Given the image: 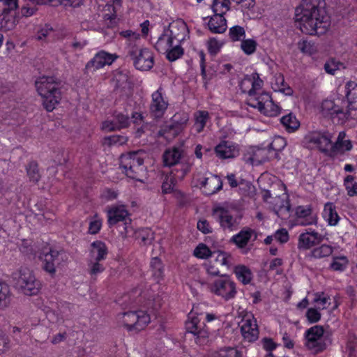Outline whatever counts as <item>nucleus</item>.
Here are the masks:
<instances>
[{"mask_svg": "<svg viewBox=\"0 0 357 357\" xmlns=\"http://www.w3.org/2000/svg\"><path fill=\"white\" fill-rule=\"evenodd\" d=\"M324 0H303L295 10L297 26L305 34L321 35L328 26Z\"/></svg>", "mask_w": 357, "mask_h": 357, "instance_id": "f257e3e1", "label": "nucleus"}, {"mask_svg": "<svg viewBox=\"0 0 357 357\" xmlns=\"http://www.w3.org/2000/svg\"><path fill=\"white\" fill-rule=\"evenodd\" d=\"M45 109L52 112L61 100V83L54 77H41L35 83Z\"/></svg>", "mask_w": 357, "mask_h": 357, "instance_id": "f03ea898", "label": "nucleus"}, {"mask_svg": "<svg viewBox=\"0 0 357 357\" xmlns=\"http://www.w3.org/2000/svg\"><path fill=\"white\" fill-rule=\"evenodd\" d=\"M145 152L140 149L136 151L122 154L120 157V165L127 176L141 181L146 172L144 165Z\"/></svg>", "mask_w": 357, "mask_h": 357, "instance_id": "7ed1b4c3", "label": "nucleus"}, {"mask_svg": "<svg viewBox=\"0 0 357 357\" xmlns=\"http://www.w3.org/2000/svg\"><path fill=\"white\" fill-rule=\"evenodd\" d=\"M13 279L15 287L25 295H36L41 288V284L33 272L26 267H21L13 273Z\"/></svg>", "mask_w": 357, "mask_h": 357, "instance_id": "20e7f679", "label": "nucleus"}, {"mask_svg": "<svg viewBox=\"0 0 357 357\" xmlns=\"http://www.w3.org/2000/svg\"><path fill=\"white\" fill-rule=\"evenodd\" d=\"M170 35L162 34L155 44V49L160 52H166L173 45L174 40L178 43L185 39L187 26L183 21H177L169 25Z\"/></svg>", "mask_w": 357, "mask_h": 357, "instance_id": "39448f33", "label": "nucleus"}, {"mask_svg": "<svg viewBox=\"0 0 357 357\" xmlns=\"http://www.w3.org/2000/svg\"><path fill=\"white\" fill-rule=\"evenodd\" d=\"M128 56L130 57L135 67L139 70H149L153 66V52L147 48L141 49L134 45L128 48Z\"/></svg>", "mask_w": 357, "mask_h": 357, "instance_id": "423d86ee", "label": "nucleus"}, {"mask_svg": "<svg viewBox=\"0 0 357 357\" xmlns=\"http://www.w3.org/2000/svg\"><path fill=\"white\" fill-rule=\"evenodd\" d=\"M231 265V257L224 252H215L211 259L206 263L207 273L213 276L220 275L223 277L225 272Z\"/></svg>", "mask_w": 357, "mask_h": 357, "instance_id": "0eeeda50", "label": "nucleus"}, {"mask_svg": "<svg viewBox=\"0 0 357 357\" xmlns=\"http://www.w3.org/2000/svg\"><path fill=\"white\" fill-rule=\"evenodd\" d=\"M122 322L129 331L143 330L150 322V316L144 311L128 312L121 314Z\"/></svg>", "mask_w": 357, "mask_h": 357, "instance_id": "6e6552de", "label": "nucleus"}, {"mask_svg": "<svg viewBox=\"0 0 357 357\" xmlns=\"http://www.w3.org/2000/svg\"><path fill=\"white\" fill-rule=\"evenodd\" d=\"M248 105L257 108L261 113L269 116H275L280 114V109L275 105L268 93H261L257 98H252Z\"/></svg>", "mask_w": 357, "mask_h": 357, "instance_id": "1a4fd4ad", "label": "nucleus"}, {"mask_svg": "<svg viewBox=\"0 0 357 357\" xmlns=\"http://www.w3.org/2000/svg\"><path fill=\"white\" fill-rule=\"evenodd\" d=\"M107 217L109 227L122 222L124 231H121V233L125 235L128 234V228L131 227V220L125 206H113L108 210Z\"/></svg>", "mask_w": 357, "mask_h": 357, "instance_id": "9d476101", "label": "nucleus"}, {"mask_svg": "<svg viewBox=\"0 0 357 357\" xmlns=\"http://www.w3.org/2000/svg\"><path fill=\"white\" fill-rule=\"evenodd\" d=\"M321 112L324 115L337 119L341 123L351 118V111H346L344 106H340L331 100H325L321 104Z\"/></svg>", "mask_w": 357, "mask_h": 357, "instance_id": "9b49d317", "label": "nucleus"}, {"mask_svg": "<svg viewBox=\"0 0 357 357\" xmlns=\"http://www.w3.org/2000/svg\"><path fill=\"white\" fill-rule=\"evenodd\" d=\"M324 328L321 326H314L305 332V346L314 352L322 351L326 344L322 340Z\"/></svg>", "mask_w": 357, "mask_h": 357, "instance_id": "f8f14e48", "label": "nucleus"}, {"mask_svg": "<svg viewBox=\"0 0 357 357\" xmlns=\"http://www.w3.org/2000/svg\"><path fill=\"white\" fill-rule=\"evenodd\" d=\"M210 289L215 295L221 296L225 300L234 298L236 293L234 282L225 277L215 280Z\"/></svg>", "mask_w": 357, "mask_h": 357, "instance_id": "ddd939ff", "label": "nucleus"}, {"mask_svg": "<svg viewBox=\"0 0 357 357\" xmlns=\"http://www.w3.org/2000/svg\"><path fill=\"white\" fill-rule=\"evenodd\" d=\"M213 214L224 231L232 232L238 229L240 218L234 217L228 210L218 207L214 209Z\"/></svg>", "mask_w": 357, "mask_h": 357, "instance_id": "4468645a", "label": "nucleus"}, {"mask_svg": "<svg viewBox=\"0 0 357 357\" xmlns=\"http://www.w3.org/2000/svg\"><path fill=\"white\" fill-rule=\"evenodd\" d=\"M168 105V100L164 97L162 89L160 87L151 95V102L149 105L150 114L154 119H161Z\"/></svg>", "mask_w": 357, "mask_h": 357, "instance_id": "2eb2a0df", "label": "nucleus"}, {"mask_svg": "<svg viewBox=\"0 0 357 357\" xmlns=\"http://www.w3.org/2000/svg\"><path fill=\"white\" fill-rule=\"evenodd\" d=\"M263 81L259 78V75L257 73H254L250 75H246L240 83V88L243 93H247L249 95L248 102L253 98H257V91L262 87Z\"/></svg>", "mask_w": 357, "mask_h": 357, "instance_id": "dca6fc26", "label": "nucleus"}, {"mask_svg": "<svg viewBox=\"0 0 357 357\" xmlns=\"http://www.w3.org/2000/svg\"><path fill=\"white\" fill-rule=\"evenodd\" d=\"M60 252L50 247H45L39 255L43 268L50 274H54L56 265L59 264Z\"/></svg>", "mask_w": 357, "mask_h": 357, "instance_id": "f3484780", "label": "nucleus"}, {"mask_svg": "<svg viewBox=\"0 0 357 357\" xmlns=\"http://www.w3.org/2000/svg\"><path fill=\"white\" fill-rule=\"evenodd\" d=\"M241 331L243 338L252 342L257 340L259 330L257 320L252 314H246L242 319Z\"/></svg>", "mask_w": 357, "mask_h": 357, "instance_id": "a211bd4d", "label": "nucleus"}, {"mask_svg": "<svg viewBox=\"0 0 357 357\" xmlns=\"http://www.w3.org/2000/svg\"><path fill=\"white\" fill-rule=\"evenodd\" d=\"M117 58L118 56L115 54L100 51L86 63L85 68L89 71H95L103 68L105 66L111 65Z\"/></svg>", "mask_w": 357, "mask_h": 357, "instance_id": "6ab92c4d", "label": "nucleus"}, {"mask_svg": "<svg viewBox=\"0 0 357 357\" xmlns=\"http://www.w3.org/2000/svg\"><path fill=\"white\" fill-rule=\"evenodd\" d=\"M203 324L197 317H192L185 324L187 331L194 335L195 341L199 344H205L208 342V332L202 327Z\"/></svg>", "mask_w": 357, "mask_h": 357, "instance_id": "aec40b11", "label": "nucleus"}, {"mask_svg": "<svg viewBox=\"0 0 357 357\" xmlns=\"http://www.w3.org/2000/svg\"><path fill=\"white\" fill-rule=\"evenodd\" d=\"M332 135L329 132H312L305 137V139L309 143H312L320 151L326 152L328 150L331 151V142Z\"/></svg>", "mask_w": 357, "mask_h": 357, "instance_id": "412c9836", "label": "nucleus"}, {"mask_svg": "<svg viewBox=\"0 0 357 357\" xmlns=\"http://www.w3.org/2000/svg\"><path fill=\"white\" fill-rule=\"evenodd\" d=\"M257 238L256 231L248 227L243 228L238 234L234 235L230 242L235 244L239 249H244L252 241H255Z\"/></svg>", "mask_w": 357, "mask_h": 357, "instance_id": "4be33fe9", "label": "nucleus"}, {"mask_svg": "<svg viewBox=\"0 0 357 357\" xmlns=\"http://www.w3.org/2000/svg\"><path fill=\"white\" fill-rule=\"evenodd\" d=\"M197 185H200V188L206 195H211L222 188V183L220 177L212 176L210 178H195Z\"/></svg>", "mask_w": 357, "mask_h": 357, "instance_id": "5701e85b", "label": "nucleus"}, {"mask_svg": "<svg viewBox=\"0 0 357 357\" xmlns=\"http://www.w3.org/2000/svg\"><path fill=\"white\" fill-rule=\"evenodd\" d=\"M270 202L273 206V210L278 217L283 219L289 217L291 206L287 195L277 196Z\"/></svg>", "mask_w": 357, "mask_h": 357, "instance_id": "b1692460", "label": "nucleus"}, {"mask_svg": "<svg viewBox=\"0 0 357 357\" xmlns=\"http://www.w3.org/2000/svg\"><path fill=\"white\" fill-rule=\"evenodd\" d=\"M346 97L347 105L344 108L346 111H351L350 119H355L357 116V84L356 83H347Z\"/></svg>", "mask_w": 357, "mask_h": 357, "instance_id": "393cba45", "label": "nucleus"}, {"mask_svg": "<svg viewBox=\"0 0 357 357\" xmlns=\"http://www.w3.org/2000/svg\"><path fill=\"white\" fill-rule=\"evenodd\" d=\"M218 157L222 159L233 158L238 155V149L236 146L229 142H222L215 148Z\"/></svg>", "mask_w": 357, "mask_h": 357, "instance_id": "a878e982", "label": "nucleus"}, {"mask_svg": "<svg viewBox=\"0 0 357 357\" xmlns=\"http://www.w3.org/2000/svg\"><path fill=\"white\" fill-rule=\"evenodd\" d=\"M321 240V235L317 232L303 233L299 236L298 246L300 249L307 250L319 243Z\"/></svg>", "mask_w": 357, "mask_h": 357, "instance_id": "bb28decb", "label": "nucleus"}, {"mask_svg": "<svg viewBox=\"0 0 357 357\" xmlns=\"http://www.w3.org/2000/svg\"><path fill=\"white\" fill-rule=\"evenodd\" d=\"M298 218V224L301 225H310L317 223V217L312 214L310 207L298 206L296 210Z\"/></svg>", "mask_w": 357, "mask_h": 357, "instance_id": "cd10ccee", "label": "nucleus"}, {"mask_svg": "<svg viewBox=\"0 0 357 357\" xmlns=\"http://www.w3.org/2000/svg\"><path fill=\"white\" fill-rule=\"evenodd\" d=\"M89 259L91 261H101L107 255V248L106 245L100 241H94L91 245Z\"/></svg>", "mask_w": 357, "mask_h": 357, "instance_id": "c85d7f7f", "label": "nucleus"}, {"mask_svg": "<svg viewBox=\"0 0 357 357\" xmlns=\"http://www.w3.org/2000/svg\"><path fill=\"white\" fill-rule=\"evenodd\" d=\"M182 158V151L178 148L166 150L162 155L165 166L172 167L180 164Z\"/></svg>", "mask_w": 357, "mask_h": 357, "instance_id": "c756f323", "label": "nucleus"}, {"mask_svg": "<svg viewBox=\"0 0 357 357\" xmlns=\"http://www.w3.org/2000/svg\"><path fill=\"white\" fill-rule=\"evenodd\" d=\"M210 31L215 33H222L227 29V21L224 16L214 14L208 23Z\"/></svg>", "mask_w": 357, "mask_h": 357, "instance_id": "7c9ffc66", "label": "nucleus"}, {"mask_svg": "<svg viewBox=\"0 0 357 357\" xmlns=\"http://www.w3.org/2000/svg\"><path fill=\"white\" fill-rule=\"evenodd\" d=\"M268 159V151L266 149L255 148L252 149L250 157L247 161L253 165H261Z\"/></svg>", "mask_w": 357, "mask_h": 357, "instance_id": "2f4dec72", "label": "nucleus"}, {"mask_svg": "<svg viewBox=\"0 0 357 357\" xmlns=\"http://www.w3.org/2000/svg\"><path fill=\"white\" fill-rule=\"evenodd\" d=\"M323 215L331 226H335L340 220L336 207L332 202H327L324 205Z\"/></svg>", "mask_w": 357, "mask_h": 357, "instance_id": "473e14b6", "label": "nucleus"}, {"mask_svg": "<svg viewBox=\"0 0 357 357\" xmlns=\"http://www.w3.org/2000/svg\"><path fill=\"white\" fill-rule=\"evenodd\" d=\"M271 86L275 91H280L288 96L291 95L293 93V90L287 85L283 75L280 73L276 74L274 76L271 82Z\"/></svg>", "mask_w": 357, "mask_h": 357, "instance_id": "72a5a7b5", "label": "nucleus"}, {"mask_svg": "<svg viewBox=\"0 0 357 357\" xmlns=\"http://www.w3.org/2000/svg\"><path fill=\"white\" fill-rule=\"evenodd\" d=\"M181 133L179 128H177L173 123L164 124L158 132V137L165 138L170 142Z\"/></svg>", "mask_w": 357, "mask_h": 357, "instance_id": "f704fd0d", "label": "nucleus"}, {"mask_svg": "<svg viewBox=\"0 0 357 357\" xmlns=\"http://www.w3.org/2000/svg\"><path fill=\"white\" fill-rule=\"evenodd\" d=\"M346 133L344 132H339L337 141L331 146V152L336 153L343 151H350L352 149L351 142L346 140Z\"/></svg>", "mask_w": 357, "mask_h": 357, "instance_id": "c9c22d12", "label": "nucleus"}, {"mask_svg": "<svg viewBox=\"0 0 357 357\" xmlns=\"http://www.w3.org/2000/svg\"><path fill=\"white\" fill-rule=\"evenodd\" d=\"M8 10L0 17V29L1 31H8L13 29L16 26V19L13 15Z\"/></svg>", "mask_w": 357, "mask_h": 357, "instance_id": "e433bc0d", "label": "nucleus"}, {"mask_svg": "<svg viewBox=\"0 0 357 357\" xmlns=\"http://www.w3.org/2000/svg\"><path fill=\"white\" fill-rule=\"evenodd\" d=\"M189 121V114L184 112H179L176 113L171 119V123L174 124L177 128H179L180 132H183L186 127Z\"/></svg>", "mask_w": 357, "mask_h": 357, "instance_id": "4c0bfd02", "label": "nucleus"}, {"mask_svg": "<svg viewBox=\"0 0 357 357\" xmlns=\"http://www.w3.org/2000/svg\"><path fill=\"white\" fill-rule=\"evenodd\" d=\"M280 121L288 132H294L300 126L299 121L291 113L282 116L280 119Z\"/></svg>", "mask_w": 357, "mask_h": 357, "instance_id": "58836bf2", "label": "nucleus"}, {"mask_svg": "<svg viewBox=\"0 0 357 357\" xmlns=\"http://www.w3.org/2000/svg\"><path fill=\"white\" fill-rule=\"evenodd\" d=\"M195 122L193 128L197 132H201L208 119V113L206 111H198L195 114Z\"/></svg>", "mask_w": 357, "mask_h": 357, "instance_id": "ea45409f", "label": "nucleus"}, {"mask_svg": "<svg viewBox=\"0 0 357 357\" xmlns=\"http://www.w3.org/2000/svg\"><path fill=\"white\" fill-rule=\"evenodd\" d=\"M234 273L238 279L244 284H248L252 280V273L249 268L245 266H237Z\"/></svg>", "mask_w": 357, "mask_h": 357, "instance_id": "a19ab883", "label": "nucleus"}, {"mask_svg": "<svg viewBox=\"0 0 357 357\" xmlns=\"http://www.w3.org/2000/svg\"><path fill=\"white\" fill-rule=\"evenodd\" d=\"M231 0H214L212 9L215 14L224 16L230 9Z\"/></svg>", "mask_w": 357, "mask_h": 357, "instance_id": "79ce46f5", "label": "nucleus"}, {"mask_svg": "<svg viewBox=\"0 0 357 357\" xmlns=\"http://www.w3.org/2000/svg\"><path fill=\"white\" fill-rule=\"evenodd\" d=\"M174 168L171 174L175 180H182L190 169V165L187 162H181Z\"/></svg>", "mask_w": 357, "mask_h": 357, "instance_id": "37998d69", "label": "nucleus"}, {"mask_svg": "<svg viewBox=\"0 0 357 357\" xmlns=\"http://www.w3.org/2000/svg\"><path fill=\"white\" fill-rule=\"evenodd\" d=\"M333 252V248L328 245H321L318 248H314L310 254V257L314 259H320L330 256Z\"/></svg>", "mask_w": 357, "mask_h": 357, "instance_id": "c03bdc74", "label": "nucleus"}, {"mask_svg": "<svg viewBox=\"0 0 357 357\" xmlns=\"http://www.w3.org/2000/svg\"><path fill=\"white\" fill-rule=\"evenodd\" d=\"M151 268L153 276L157 281H159L163 278L164 270L163 266L160 259L158 257H154L151 261Z\"/></svg>", "mask_w": 357, "mask_h": 357, "instance_id": "a18cd8bd", "label": "nucleus"}, {"mask_svg": "<svg viewBox=\"0 0 357 357\" xmlns=\"http://www.w3.org/2000/svg\"><path fill=\"white\" fill-rule=\"evenodd\" d=\"M27 176L29 181L33 183H37L40 178L38 165L36 162H31L26 167Z\"/></svg>", "mask_w": 357, "mask_h": 357, "instance_id": "49530a36", "label": "nucleus"}, {"mask_svg": "<svg viewBox=\"0 0 357 357\" xmlns=\"http://www.w3.org/2000/svg\"><path fill=\"white\" fill-rule=\"evenodd\" d=\"M137 237L141 243L146 245L152 243L154 239V234L150 229L146 228L139 230L137 234Z\"/></svg>", "mask_w": 357, "mask_h": 357, "instance_id": "de8ad7c7", "label": "nucleus"}, {"mask_svg": "<svg viewBox=\"0 0 357 357\" xmlns=\"http://www.w3.org/2000/svg\"><path fill=\"white\" fill-rule=\"evenodd\" d=\"M116 87L126 91L131 87V83L129 82L128 77L126 74L119 73L115 76Z\"/></svg>", "mask_w": 357, "mask_h": 357, "instance_id": "09e8293b", "label": "nucleus"}, {"mask_svg": "<svg viewBox=\"0 0 357 357\" xmlns=\"http://www.w3.org/2000/svg\"><path fill=\"white\" fill-rule=\"evenodd\" d=\"M229 36L230 39L235 41H241L245 36V31L243 26L236 25L229 29Z\"/></svg>", "mask_w": 357, "mask_h": 357, "instance_id": "8fccbe9b", "label": "nucleus"}, {"mask_svg": "<svg viewBox=\"0 0 357 357\" xmlns=\"http://www.w3.org/2000/svg\"><path fill=\"white\" fill-rule=\"evenodd\" d=\"M128 142V137L123 135H111L104 138V144L108 146H121Z\"/></svg>", "mask_w": 357, "mask_h": 357, "instance_id": "3c124183", "label": "nucleus"}, {"mask_svg": "<svg viewBox=\"0 0 357 357\" xmlns=\"http://www.w3.org/2000/svg\"><path fill=\"white\" fill-rule=\"evenodd\" d=\"M257 43L253 39H243L241 43V49L247 55H251L255 52Z\"/></svg>", "mask_w": 357, "mask_h": 357, "instance_id": "603ef678", "label": "nucleus"}, {"mask_svg": "<svg viewBox=\"0 0 357 357\" xmlns=\"http://www.w3.org/2000/svg\"><path fill=\"white\" fill-rule=\"evenodd\" d=\"M165 53L166 57L169 61H174L183 54L184 51L178 44H176L170 47Z\"/></svg>", "mask_w": 357, "mask_h": 357, "instance_id": "864d4df0", "label": "nucleus"}, {"mask_svg": "<svg viewBox=\"0 0 357 357\" xmlns=\"http://www.w3.org/2000/svg\"><path fill=\"white\" fill-rule=\"evenodd\" d=\"M213 357H241V353L233 347H225L215 352Z\"/></svg>", "mask_w": 357, "mask_h": 357, "instance_id": "5fc2aeb1", "label": "nucleus"}, {"mask_svg": "<svg viewBox=\"0 0 357 357\" xmlns=\"http://www.w3.org/2000/svg\"><path fill=\"white\" fill-rule=\"evenodd\" d=\"M89 273L93 279H96L98 274L102 273L105 270V267L100 261H95L89 260L88 262Z\"/></svg>", "mask_w": 357, "mask_h": 357, "instance_id": "6e6d98bb", "label": "nucleus"}, {"mask_svg": "<svg viewBox=\"0 0 357 357\" xmlns=\"http://www.w3.org/2000/svg\"><path fill=\"white\" fill-rule=\"evenodd\" d=\"M344 68V64L335 59L328 60L324 64V70L327 73L331 75H334L336 70Z\"/></svg>", "mask_w": 357, "mask_h": 357, "instance_id": "4d7b16f0", "label": "nucleus"}, {"mask_svg": "<svg viewBox=\"0 0 357 357\" xmlns=\"http://www.w3.org/2000/svg\"><path fill=\"white\" fill-rule=\"evenodd\" d=\"M354 178L351 175H348L344 178V186L347 191V195L350 197L357 195V183L354 181Z\"/></svg>", "mask_w": 357, "mask_h": 357, "instance_id": "13d9d810", "label": "nucleus"}, {"mask_svg": "<svg viewBox=\"0 0 357 357\" xmlns=\"http://www.w3.org/2000/svg\"><path fill=\"white\" fill-rule=\"evenodd\" d=\"M330 298L324 296V293L314 294L313 303L317 304V309L321 310L326 309L330 305Z\"/></svg>", "mask_w": 357, "mask_h": 357, "instance_id": "bf43d9fd", "label": "nucleus"}, {"mask_svg": "<svg viewBox=\"0 0 357 357\" xmlns=\"http://www.w3.org/2000/svg\"><path fill=\"white\" fill-rule=\"evenodd\" d=\"M176 180L172 174L167 175L162 184V191L165 194L170 193L174 190Z\"/></svg>", "mask_w": 357, "mask_h": 357, "instance_id": "052dcab7", "label": "nucleus"}, {"mask_svg": "<svg viewBox=\"0 0 357 357\" xmlns=\"http://www.w3.org/2000/svg\"><path fill=\"white\" fill-rule=\"evenodd\" d=\"M213 253L209 250V248L204 244L200 243L194 250V255L200 259H205L208 257H212Z\"/></svg>", "mask_w": 357, "mask_h": 357, "instance_id": "680f3d73", "label": "nucleus"}, {"mask_svg": "<svg viewBox=\"0 0 357 357\" xmlns=\"http://www.w3.org/2000/svg\"><path fill=\"white\" fill-rule=\"evenodd\" d=\"M347 264L348 261L345 257H335L331 264V268L333 271H343Z\"/></svg>", "mask_w": 357, "mask_h": 357, "instance_id": "e2e57ef3", "label": "nucleus"}, {"mask_svg": "<svg viewBox=\"0 0 357 357\" xmlns=\"http://www.w3.org/2000/svg\"><path fill=\"white\" fill-rule=\"evenodd\" d=\"M298 45L299 50L303 53L312 54L316 52V47L314 44L307 40L299 42Z\"/></svg>", "mask_w": 357, "mask_h": 357, "instance_id": "0e129e2a", "label": "nucleus"}, {"mask_svg": "<svg viewBox=\"0 0 357 357\" xmlns=\"http://www.w3.org/2000/svg\"><path fill=\"white\" fill-rule=\"evenodd\" d=\"M52 27L48 24H45L43 28L38 31L36 39L38 40H45L47 37L53 33Z\"/></svg>", "mask_w": 357, "mask_h": 357, "instance_id": "69168bd1", "label": "nucleus"}, {"mask_svg": "<svg viewBox=\"0 0 357 357\" xmlns=\"http://www.w3.org/2000/svg\"><path fill=\"white\" fill-rule=\"evenodd\" d=\"M319 310L315 308H309L306 312V317L310 323L318 322L321 319Z\"/></svg>", "mask_w": 357, "mask_h": 357, "instance_id": "338daca9", "label": "nucleus"}, {"mask_svg": "<svg viewBox=\"0 0 357 357\" xmlns=\"http://www.w3.org/2000/svg\"><path fill=\"white\" fill-rule=\"evenodd\" d=\"M285 146V139L282 137H276L273 139L269 146L272 150L279 151L283 149Z\"/></svg>", "mask_w": 357, "mask_h": 357, "instance_id": "774afa93", "label": "nucleus"}]
</instances>
